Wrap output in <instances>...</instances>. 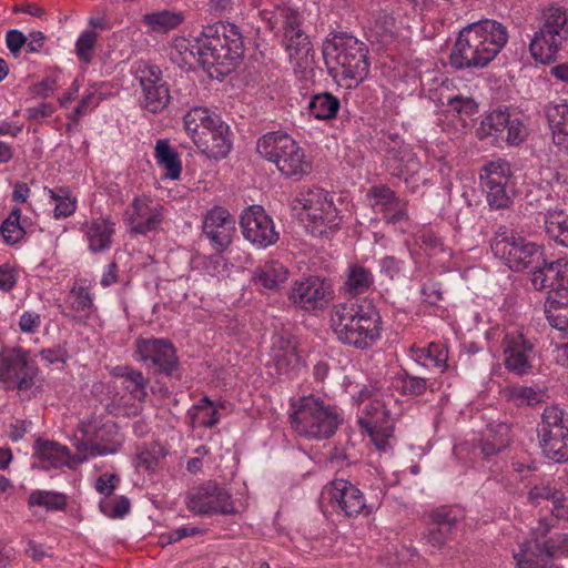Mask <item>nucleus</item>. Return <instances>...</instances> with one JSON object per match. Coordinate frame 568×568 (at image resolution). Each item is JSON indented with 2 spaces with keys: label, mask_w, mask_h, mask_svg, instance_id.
<instances>
[{
  "label": "nucleus",
  "mask_w": 568,
  "mask_h": 568,
  "mask_svg": "<svg viewBox=\"0 0 568 568\" xmlns=\"http://www.w3.org/2000/svg\"><path fill=\"white\" fill-rule=\"evenodd\" d=\"M507 40L506 27L496 20L469 23L458 33L449 63L456 70L484 69L497 57Z\"/></svg>",
  "instance_id": "1"
},
{
  "label": "nucleus",
  "mask_w": 568,
  "mask_h": 568,
  "mask_svg": "<svg viewBox=\"0 0 568 568\" xmlns=\"http://www.w3.org/2000/svg\"><path fill=\"white\" fill-rule=\"evenodd\" d=\"M329 324L341 343L356 349H367L381 338V314L367 300L349 298L335 304L331 310Z\"/></svg>",
  "instance_id": "2"
},
{
  "label": "nucleus",
  "mask_w": 568,
  "mask_h": 568,
  "mask_svg": "<svg viewBox=\"0 0 568 568\" xmlns=\"http://www.w3.org/2000/svg\"><path fill=\"white\" fill-rule=\"evenodd\" d=\"M329 75L346 89L358 87L369 73L367 45L346 32L334 33L322 45Z\"/></svg>",
  "instance_id": "3"
},
{
  "label": "nucleus",
  "mask_w": 568,
  "mask_h": 568,
  "mask_svg": "<svg viewBox=\"0 0 568 568\" xmlns=\"http://www.w3.org/2000/svg\"><path fill=\"white\" fill-rule=\"evenodd\" d=\"M197 62L211 75L214 69L216 77L229 74L244 53L243 38L235 24L217 22L203 28L200 36L194 37Z\"/></svg>",
  "instance_id": "4"
},
{
  "label": "nucleus",
  "mask_w": 568,
  "mask_h": 568,
  "mask_svg": "<svg viewBox=\"0 0 568 568\" xmlns=\"http://www.w3.org/2000/svg\"><path fill=\"white\" fill-rule=\"evenodd\" d=\"M268 28L283 32V44L291 60H296L300 68H308L313 63V47L308 36L302 30L301 13L286 3H272L261 11Z\"/></svg>",
  "instance_id": "5"
},
{
  "label": "nucleus",
  "mask_w": 568,
  "mask_h": 568,
  "mask_svg": "<svg viewBox=\"0 0 568 568\" xmlns=\"http://www.w3.org/2000/svg\"><path fill=\"white\" fill-rule=\"evenodd\" d=\"M290 420L293 429L310 439L333 436L343 422L339 409L314 395L302 396L292 403Z\"/></svg>",
  "instance_id": "6"
},
{
  "label": "nucleus",
  "mask_w": 568,
  "mask_h": 568,
  "mask_svg": "<svg viewBox=\"0 0 568 568\" xmlns=\"http://www.w3.org/2000/svg\"><path fill=\"white\" fill-rule=\"evenodd\" d=\"M529 50L544 64L556 61L560 53L568 54V10L551 6L542 11Z\"/></svg>",
  "instance_id": "7"
},
{
  "label": "nucleus",
  "mask_w": 568,
  "mask_h": 568,
  "mask_svg": "<svg viewBox=\"0 0 568 568\" xmlns=\"http://www.w3.org/2000/svg\"><path fill=\"white\" fill-rule=\"evenodd\" d=\"M256 150L287 179L298 181L312 171L303 149L286 133L273 131L264 134L258 139Z\"/></svg>",
  "instance_id": "8"
},
{
  "label": "nucleus",
  "mask_w": 568,
  "mask_h": 568,
  "mask_svg": "<svg viewBox=\"0 0 568 568\" xmlns=\"http://www.w3.org/2000/svg\"><path fill=\"white\" fill-rule=\"evenodd\" d=\"M364 404L358 424L373 439L378 436L388 438L394 430V422L400 416L398 400L394 397L390 386L373 388Z\"/></svg>",
  "instance_id": "9"
},
{
  "label": "nucleus",
  "mask_w": 568,
  "mask_h": 568,
  "mask_svg": "<svg viewBox=\"0 0 568 568\" xmlns=\"http://www.w3.org/2000/svg\"><path fill=\"white\" fill-rule=\"evenodd\" d=\"M79 430L82 434L77 443L79 463L87 460L89 456L114 454L120 447L118 426L112 420L103 422L101 418L91 417L81 422Z\"/></svg>",
  "instance_id": "10"
},
{
  "label": "nucleus",
  "mask_w": 568,
  "mask_h": 568,
  "mask_svg": "<svg viewBox=\"0 0 568 568\" xmlns=\"http://www.w3.org/2000/svg\"><path fill=\"white\" fill-rule=\"evenodd\" d=\"M491 250L496 257L515 272L538 267L541 260L540 247L521 236L507 232L498 233L491 242Z\"/></svg>",
  "instance_id": "11"
},
{
  "label": "nucleus",
  "mask_w": 568,
  "mask_h": 568,
  "mask_svg": "<svg viewBox=\"0 0 568 568\" xmlns=\"http://www.w3.org/2000/svg\"><path fill=\"white\" fill-rule=\"evenodd\" d=\"M292 209L297 212L302 221L312 223L314 227L333 229L337 225L335 223L337 212L333 201L321 187L302 189L293 200Z\"/></svg>",
  "instance_id": "12"
},
{
  "label": "nucleus",
  "mask_w": 568,
  "mask_h": 568,
  "mask_svg": "<svg viewBox=\"0 0 568 568\" xmlns=\"http://www.w3.org/2000/svg\"><path fill=\"white\" fill-rule=\"evenodd\" d=\"M568 557V534H558L546 540L525 542L515 554L517 568H559L554 560Z\"/></svg>",
  "instance_id": "13"
},
{
  "label": "nucleus",
  "mask_w": 568,
  "mask_h": 568,
  "mask_svg": "<svg viewBox=\"0 0 568 568\" xmlns=\"http://www.w3.org/2000/svg\"><path fill=\"white\" fill-rule=\"evenodd\" d=\"M333 298L332 285L313 275L294 281L287 292L290 304L295 310L308 313L326 310Z\"/></svg>",
  "instance_id": "14"
},
{
  "label": "nucleus",
  "mask_w": 568,
  "mask_h": 568,
  "mask_svg": "<svg viewBox=\"0 0 568 568\" xmlns=\"http://www.w3.org/2000/svg\"><path fill=\"white\" fill-rule=\"evenodd\" d=\"M186 508L195 515H231L235 513L231 494L214 480L194 486L186 494Z\"/></svg>",
  "instance_id": "15"
},
{
  "label": "nucleus",
  "mask_w": 568,
  "mask_h": 568,
  "mask_svg": "<svg viewBox=\"0 0 568 568\" xmlns=\"http://www.w3.org/2000/svg\"><path fill=\"white\" fill-rule=\"evenodd\" d=\"M135 352L139 359L155 373L180 378V363L171 341L165 338H138Z\"/></svg>",
  "instance_id": "16"
},
{
  "label": "nucleus",
  "mask_w": 568,
  "mask_h": 568,
  "mask_svg": "<svg viewBox=\"0 0 568 568\" xmlns=\"http://www.w3.org/2000/svg\"><path fill=\"white\" fill-rule=\"evenodd\" d=\"M385 152L384 165L392 176L405 178L415 175L420 169V162L413 148L393 132H382L379 139Z\"/></svg>",
  "instance_id": "17"
},
{
  "label": "nucleus",
  "mask_w": 568,
  "mask_h": 568,
  "mask_svg": "<svg viewBox=\"0 0 568 568\" xmlns=\"http://www.w3.org/2000/svg\"><path fill=\"white\" fill-rule=\"evenodd\" d=\"M511 169L504 160L487 163L480 172L483 190L491 209H506L513 202V187L509 186Z\"/></svg>",
  "instance_id": "18"
},
{
  "label": "nucleus",
  "mask_w": 568,
  "mask_h": 568,
  "mask_svg": "<svg viewBox=\"0 0 568 568\" xmlns=\"http://www.w3.org/2000/svg\"><path fill=\"white\" fill-rule=\"evenodd\" d=\"M138 79L142 89L141 106L154 114L165 110L171 95L162 70L154 64L141 65L138 69Z\"/></svg>",
  "instance_id": "19"
},
{
  "label": "nucleus",
  "mask_w": 568,
  "mask_h": 568,
  "mask_svg": "<svg viewBox=\"0 0 568 568\" xmlns=\"http://www.w3.org/2000/svg\"><path fill=\"white\" fill-rule=\"evenodd\" d=\"M504 365L506 369L517 376L528 375L532 372L537 358V351L530 339L523 333H507L501 342Z\"/></svg>",
  "instance_id": "20"
},
{
  "label": "nucleus",
  "mask_w": 568,
  "mask_h": 568,
  "mask_svg": "<svg viewBox=\"0 0 568 568\" xmlns=\"http://www.w3.org/2000/svg\"><path fill=\"white\" fill-rule=\"evenodd\" d=\"M240 226L244 239L257 247L265 248L278 241L272 219L260 205H252L242 212Z\"/></svg>",
  "instance_id": "21"
},
{
  "label": "nucleus",
  "mask_w": 568,
  "mask_h": 568,
  "mask_svg": "<svg viewBox=\"0 0 568 568\" xmlns=\"http://www.w3.org/2000/svg\"><path fill=\"white\" fill-rule=\"evenodd\" d=\"M234 216L222 206L212 207L203 219V234L216 251L226 250L236 231Z\"/></svg>",
  "instance_id": "22"
},
{
  "label": "nucleus",
  "mask_w": 568,
  "mask_h": 568,
  "mask_svg": "<svg viewBox=\"0 0 568 568\" xmlns=\"http://www.w3.org/2000/svg\"><path fill=\"white\" fill-rule=\"evenodd\" d=\"M463 517V510L458 507H439L433 510L429 514L428 528L423 534L424 542L433 550H440Z\"/></svg>",
  "instance_id": "23"
},
{
  "label": "nucleus",
  "mask_w": 568,
  "mask_h": 568,
  "mask_svg": "<svg viewBox=\"0 0 568 568\" xmlns=\"http://www.w3.org/2000/svg\"><path fill=\"white\" fill-rule=\"evenodd\" d=\"M37 367L28 361L27 353L12 351L0 358V377L3 382L16 386L19 390L33 386Z\"/></svg>",
  "instance_id": "24"
},
{
  "label": "nucleus",
  "mask_w": 568,
  "mask_h": 568,
  "mask_svg": "<svg viewBox=\"0 0 568 568\" xmlns=\"http://www.w3.org/2000/svg\"><path fill=\"white\" fill-rule=\"evenodd\" d=\"M328 495L331 503L336 504L347 517L371 513L363 493L348 480H333L328 488Z\"/></svg>",
  "instance_id": "25"
},
{
  "label": "nucleus",
  "mask_w": 568,
  "mask_h": 568,
  "mask_svg": "<svg viewBox=\"0 0 568 568\" xmlns=\"http://www.w3.org/2000/svg\"><path fill=\"white\" fill-rule=\"evenodd\" d=\"M125 221L132 233L146 234L159 227L162 221V206L151 205L146 199H134L128 206Z\"/></svg>",
  "instance_id": "26"
},
{
  "label": "nucleus",
  "mask_w": 568,
  "mask_h": 568,
  "mask_svg": "<svg viewBox=\"0 0 568 568\" xmlns=\"http://www.w3.org/2000/svg\"><path fill=\"white\" fill-rule=\"evenodd\" d=\"M93 306V297L89 287L74 283L59 308L65 318L78 325H85Z\"/></svg>",
  "instance_id": "27"
},
{
  "label": "nucleus",
  "mask_w": 568,
  "mask_h": 568,
  "mask_svg": "<svg viewBox=\"0 0 568 568\" xmlns=\"http://www.w3.org/2000/svg\"><path fill=\"white\" fill-rule=\"evenodd\" d=\"M231 135L230 126L221 119L216 125L200 134L194 144L209 158L223 159L232 149Z\"/></svg>",
  "instance_id": "28"
},
{
  "label": "nucleus",
  "mask_w": 568,
  "mask_h": 568,
  "mask_svg": "<svg viewBox=\"0 0 568 568\" xmlns=\"http://www.w3.org/2000/svg\"><path fill=\"white\" fill-rule=\"evenodd\" d=\"M531 274V284L538 291L565 286L568 283V258L561 257L548 263L541 256L538 267H534Z\"/></svg>",
  "instance_id": "29"
},
{
  "label": "nucleus",
  "mask_w": 568,
  "mask_h": 568,
  "mask_svg": "<svg viewBox=\"0 0 568 568\" xmlns=\"http://www.w3.org/2000/svg\"><path fill=\"white\" fill-rule=\"evenodd\" d=\"M539 444L545 456L556 463L568 458V428H556L555 432L544 430L538 434Z\"/></svg>",
  "instance_id": "30"
},
{
  "label": "nucleus",
  "mask_w": 568,
  "mask_h": 568,
  "mask_svg": "<svg viewBox=\"0 0 568 568\" xmlns=\"http://www.w3.org/2000/svg\"><path fill=\"white\" fill-rule=\"evenodd\" d=\"M34 452L44 469L58 468L69 463V449L57 442L37 439Z\"/></svg>",
  "instance_id": "31"
},
{
  "label": "nucleus",
  "mask_w": 568,
  "mask_h": 568,
  "mask_svg": "<svg viewBox=\"0 0 568 568\" xmlns=\"http://www.w3.org/2000/svg\"><path fill=\"white\" fill-rule=\"evenodd\" d=\"M114 234V224L108 219H98L87 225V240L89 250L93 253H101L109 250L111 239Z\"/></svg>",
  "instance_id": "32"
},
{
  "label": "nucleus",
  "mask_w": 568,
  "mask_h": 568,
  "mask_svg": "<svg viewBox=\"0 0 568 568\" xmlns=\"http://www.w3.org/2000/svg\"><path fill=\"white\" fill-rule=\"evenodd\" d=\"M221 116L206 108L196 106L186 112L183 118L184 129L194 142L200 134L216 125Z\"/></svg>",
  "instance_id": "33"
},
{
  "label": "nucleus",
  "mask_w": 568,
  "mask_h": 568,
  "mask_svg": "<svg viewBox=\"0 0 568 568\" xmlns=\"http://www.w3.org/2000/svg\"><path fill=\"white\" fill-rule=\"evenodd\" d=\"M288 270L277 261H267L254 271L253 282L267 290H276L288 278Z\"/></svg>",
  "instance_id": "34"
},
{
  "label": "nucleus",
  "mask_w": 568,
  "mask_h": 568,
  "mask_svg": "<svg viewBox=\"0 0 568 568\" xmlns=\"http://www.w3.org/2000/svg\"><path fill=\"white\" fill-rule=\"evenodd\" d=\"M393 386L404 396L417 397L426 393L435 390L434 383L428 377L418 376L409 373L406 369L398 373L394 378Z\"/></svg>",
  "instance_id": "35"
},
{
  "label": "nucleus",
  "mask_w": 568,
  "mask_h": 568,
  "mask_svg": "<svg viewBox=\"0 0 568 568\" xmlns=\"http://www.w3.org/2000/svg\"><path fill=\"white\" fill-rule=\"evenodd\" d=\"M185 21V13L183 11L175 10H159L151 13H146L143 17V22L152 31L155 32H169L176 29Z\"/></svg>",
  "instance_id": "36"
},
{
  "label": "nucleus",
  "mask_w": 568,
  "mask_h": 568,
  "mask_svg": "<svg viewBox=\"0 0 568 568\" xmlns=\"http://www.w3.org/2000/svg\"><path fill=\"white\" fill-rule=\"evenodd\" d=\"M154 156L160 166L165 170V176L176 180L181 175L182 164L178 152L170 145L169 140L156 141Z\"/></svg>",
  "instance_id": "37"
},
{
  "label": "nucleus",
  "mask_w": 568,
  "mask_h": 568,
  "mask_svg": "<svg viewBox=\"0 0 568 568\" xmlns=\"http://www.w3.org/2000/svg\"><path fill=\"white\" fill-rule=\"evenodd\" d=\"M373 284L374 276L372 272L356 264L348 267L347 278L344 282L343 290L348 295L355 297L367 292Z\"/></svg>",
  "instance_id": "38"
},
{
  "label": "nucleus",
  "mask_w": 568,
  "mask_h": 568,
  "mask_svg": "<svg viewBox=\"0 0 568 568\" xmlns=\"http://www.w3.org/2000/svg\"><path fill=\"white\" fill-rule=\"evenodd\" d=\"M339 106V100L329 92L315 94L308 102L310 113L317 120L334 119Z\"/></svg>",
  "instance_id": "39"
},
{
  "label": "nucleus",
  "mask_w": 568,
  "mask_h": 568,
  "mask_svg": "<svg viewBox=\"0 0 568 568\" xmlns=\"http://www.w3.org/2000/svg\"><path fill=\"white\" fill-rule=\"evenodd\" d=\"M548 236L564 246H568V215L562 211H549L545 216Z\"/></svg>",
  "instance_id": "40"
},
{
  "label": "nucleus",
  "mask_w": 568,
  "mask_h": 568,
  "mask_svg": "<svg viewBox=\"0 0 568 568\" xmlns=\"http://www.w3.org/2000/svg\"><path fill=\"white\" fill-rule=\"evenodd\" d=\"M550 133L568 129V103L565 100L551 101L544 108Z\"/></svg>",
  "instance_id": "41"
},
{
  "label": "nucleus",
  "mask_w": 568,
  "mask_h": 568,
  "mask_svg": "<svg viewBox=\"0 0 568 568\" xmlns=\"http://www.w3.org/2000/svg\"><path fill=\"white\" fill-rule=\"evenodd\" d=\"M367 197L372 200V207L382 212L384 215L392 212L394 205L399 203V197L386 185L372 186L367 192Z\"/></svg>",
  "instance_id": "42"
},
{
  "label": "nucleus",
  "mask_w": 568,
  "mask_h": 568,
  "mask_svg": "<svg viewBox=\"0 0 568 568\" xmlns=\"http://www.w3.org/2000/svg\"><path fill=\"white\" fill-rule=\"evenodd\" d=\"M511 116L513 115L507 111L495 110L490 112L483 119L477 130L478 136L483 139L486 135L500 134L506 130Z\"/></svg>",
  "instance_id": "43"
},
{
  "label": "nucleus",
  "mask_w": 568,
  "mask_h": 568,
  "mask_svg": "<svg viewBox=\"0 0 568 568\" xmlns=\"http://www.w3.org/2000/svg\"><path fill=\"white\" fill-rule=\"evenodd\" d=\"M118 371H123L122 378L124 379L125 389L134 398L143 400L146 397V386L149 383L143 374L129 366L119 367Z\"/></svg>",
  "instance_id": "44"
},
{
  "label": "nucleus",
  "mask_w": 568,
  "mask_h": 568,
  "mask_svg": "<svg viewBox=\"0 0 568 568\" xmlns=\"http://www.w3.org/2000/svg\"><path fill=\"white\" fill-rule=\"evenodd\" d=\"M28 504L30 507L40 506L47 510H62L67 506V497L60 493L34 490L30 494Z\"/></svg>",
  "instance_id": "45"
},
{
  "label": "nucleus",
  "mask_w": 568,
  "mask_h": 568,
  "mask_svg": "<svg viewBox=\"0 0 568 568\" xmlns=\"http://www.w3.org/2000/svg\"><path fill=\"white\" fill-rule=\"evenodd\" d=\"M507 396L518 407L535 406L544 400L545 393L531 386H517L509 388Z\"/></svg>",
  "instance_id": "46"
},
{
  "label": "nucleus",
  "mask_w": 568,
  "mask_h": 568,
  "mask_svg": "<svg viewBox=\"0 0 568 568\" xmlns=\"http://www.w3.org/2000/svg\"><path fill=\"white\" fill-rule=\"evenodd\" d=\"M172 61L179 64H191L193 60L197 61L196 48L194 41L179 37L175 38L170 52Z\"/></svg>",
  "instance_id": "47"
},
{
  "label": "nucleus",
  "mask_w": 568,
  "mask_h": 568,
  "mask_svg": "<svg viewBox=\"0 0 568 568\" xmlns=\"http://www.w3.org/2000/svg\"><path fill=\"white\" fill-rule=\"evenodd\" d=\"M50 197L55 202L54 216L57 219L68 217L74 213L77 209V200L65 187L49 190Z\"/></svg>",
  "instance_id": "48"
},
{
  "label": "nucleus",
  "mask_w": 568,
  "mask_h": 568,
  "mask_svg": "<svg viewBox=\"0 0 568 568\" xmlns=\"http://www.w3.org/2000/svg\"><path fill=\"white\" fill-rule=\"evenodd\" d=\"M565 416V412L557 405L546 407L541 416V423L538 425V434L544 433V430L555 432L556 428H568Z\"/></svg>",
  "instance_id": "49"
},
{
  "label": "nucleus",
  "mask_w": 568,
  "mask_h": 568,
  "mask_svg": "<svg viewBox=\"0 0 568 568\" xmlns=\"http://www.w3.org/2000/svg\"><path fill=\"white\" fill-rule=\"evenodd\" d=\"M97 40L98 34L93 30H85L80 34L75 43V52L81 61L89 63L92 60Z\"/></svg>",
  "instance_id": "50"
},
{
  "label": "nucleus",
  "mask_w": 568,
  "mask_h": 568,
  "mask_svg": "<svg viewBox=\"0 0 568 568\" xmlns=\"http://www.w3.org/2000/svg\"><path fill=\"white\" fill-rule=\"evenodd\" d=\"M506 131V141L509 145H519L526 140L528 135L527 126L518 115L511 116Z\"/></svg>",
  "instance_id": "51"
},
{
  "label": "nucleus",
  "mask_w": 568,
  "mask_h": 568,
  "mask_svg": "<svg viewBox=\"0 0 568 568\" xmlns=\"http://www.w3.org/2000/svg\"><path fill=\"white\" fill-rule=\"evenodd\" d=\"M415 359L417 362L420 359L428 361L435 367H442L443 369L447 367L444 349L435 344H430L428 348L417 349Z\"/></svg>",
  "instance_id": "52"
},
{
  "label": "nucleus",
  "mask_w": 568,
  "mask_h": 568,
  "mask_svg": "<svg viewBox=\"0 0 568 568\" xmlns=\"http://www.w3.org/2000/svg\"><path fill=\"white\" fill-rule=\"evenodd\" d=\"M510 430V425L506 423H498L489 426L486 436L494 442V445L497 448L505 449L511 440Z\"/></svg>",
  "instance_id": "53"
},
{
  "label": "nucleus",
  "mask_w": 568,
  "mask_h": 568,
  "mask_svg": "<svg viewBox=\"0 0 568 568\" xmlns=\"http://www.w3.org/2000/svg\"><path fill=\"white\" fill-rule=\"evenodd\" d=\"M559 498H561V491L550 485H536L528 493V499L532 504H539L542 499L558 503Z\"/></svg>",
  "instance_id": "54"
},
{
  "label": "nucleus",
  "mask_w": 568,
  "mask_h": 568,
  "mask_svg": "<svg viewBox=\"0 0 568 568\" xmlns=\"http://www.w3.org/2000/svg\"><path fill=\"white\" fill-rule=\"evenodd\" d=\"M161 447L153 445L150 448H144L138 455V468H142L146 471L153 470L159 463L161 455Z\"/></svg>",
  "instance_id": "55"
},
{
  "label": "nucleus",
  "mask_w": 568,
  "mask_h": 568,
  "mask_svg": "<svg viewBox=\"0 0 568 568\" xmlns=\"http://www.w3.org/2000/svg\"><path fill=\"white\" fill-rule=\"evenodd\" d=\"M0 232L6 243L16 244L23 239L26 232L20 222L4 220L1 224Z\"/></svg>",
  "instance_id": "56"
},
{
  "label": "nucleus",
  "mask_w": 568,
  "mask_h": 568,
  "mask_svg": "<svg viewBox=\"0 0 568 568\" xmlns=\"http://www.w3.org/2000/svg\"><path fill=\"white\" fill-rule=\"evenodd\" d=\"M545 314L552 327L559 331H568V305L559 308L548 306Z\"/></svg>",
  "instance_id": "57"
},
{
  "label": "nucleus",
  "mask_w": 568,
  "mask_h": 568,
  "mask_svg": "<svg viewBox=\"0 0 568 568\" xmlns=\"http://www.w3.org/2000/svg\"><path fill=\"white\" fill-rule=\"evenodd\" d=\"M448 106L452 111L467 116L473 115L477 111V103L471 98L455 95L448 99Z\"/></svg>",
  "instance_id": "58"
},
{
  "label": "nucleus",
  "mask_w": 568,
  "mask_h": 568,
  "mask_svg": "<svg viewBox=\"0 0 568 568\" xmlns=\"http://www.w3.org/2000/svg\"><path fill=\"white\" fill-rule=\"evenodd\" d=\"M548 306L554 308L568 306V288L566 286L551 288L545 302V311Z\"/></svg>",
  "instance_id": "59"
},
{
  "label": "nucleus",
  "mask_w": 568,
  "mask_h": 568,
  "mask_svg": "<svg viewBox=\"0 0 568 568\" xmlns=\"http://www.w3.org/2000/svg\"><path fill=\"white\" fill-rule=\"evenodd\" d=\"M295 355L293 354L292 351H290V352L283 351V349H274L273 351L272 362L276 368L277 374H284L287 372V369L292 363V358Z\"/></svg>",
  "instance_id": "60"
},
{
  "label": "nucleus",
  "mask_w": 568,
  "mask_h": 568,
  "mask_svg": "<svg viewBox=\"0 0 568 568\" xmlns=\"http://www.w3.org/2000/svg\"><path fill=\"white\" fill-rule=\"evenodd\" d=\"M17 284V273L9 264L0 265V291L8 293Z\"/></svg>",
  "instance_id": "61"
},
{
  "label": "nucleus",
  "mask_w": 568,
  "mask_h": 568,
  "mask_svg": "<svg viewBox=\"0 0 568 568\" xmlns=\"http://www.w3.org/2000/svg\"><path fill=\"white\" fill-rule=\"evenodd\" d=\"M28 38L19 30H9L6 34V43L10 52L17 57L18 52L26 45Z\"/></svg>",
  "instance_id": "62"
},
{
  "label": "nucleus",
  "mask_w": 568,
  "mask_h": 568,
  "mask_svg": "<svg viewBox=\"0 0 568 568\" xmlns=\"http://www.w3.org/2000/svg\"><path fill=\"white\" fill-rule=\"evenodd\" d=\"M41 324L40 315L37 313L24 312L20 316L19 326L20 329L24 333H32L38 328Z\"/></svg>",
  "instance_id": "63"
},
{
  "label": "nucleus",
  "mask_w": 568,
  "mask_h": 568,
  "mask_svg": "<svg viewBox=\"0 0 568 568\" xmlns=\"http://www.w3.org/2000/svg\"><path fill=\"white\" fill-rule=\"evenodd\" d=\"M551 142L558 153L568 156V129L561 131L555 130V132L551 133Z\"/></svg>",
  "instance_id": "64"
}]
</instances>
